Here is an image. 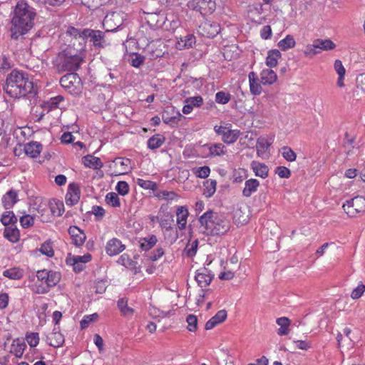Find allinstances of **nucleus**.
<instances>
[{"mask_svg":"<svg viewBox=\"0 0 365 365\" xmlns=\"http://www.w3.org/2000/svg\"><path fill=\"white\" fill-rule=\"evenodd\" d=\"M24 270L19 267H14L3 271L2 274L4 277L9 279L18 280L23 277Z\"/></svg>","mask_w":365,"mask_h":365,"instance_id":"34","label":"nucleus"},{"mask_svg":"<svg viewBox=\"0 0 365 365\" xmlns=\"http://www.w3.org/2000/svg\"><path fill=\"white\" fill-rule=\"evenodd\" d=\"M26 348V344L24 341L16 339L13 341L11 345L10 352L16 358H21Z\"/></svg>","mask_w":365,"mask_h":365,"instance_id":"28","label":"nucleus"},{"mask_svg":"<svg viewBox=\"0 0 365 365\" xmlns=\"http://www.w3.org/2000/svg\"><path fill=\"white\" fill-rule=\"evenodd\" d=\"M271 142L265 137H259L256 143V149L257 155L262 158L267 159L269 157V147Z\"/></svg>","mask_w":365,"mask_h":365,"instance_id":"17","label":"nucleus"},{"mask_svg":"<svg viewBox=\"0 0 365 365\" xmlns=\"http://www.w3.org/2000/svg\"><path fill=\"white\" fill-rule=\"evenodd\" d=\"M344 212L351 217L365 212V198L362 196H356L346 201L343 205Z\"/></svg>","mask_w":365,"mask_h":365,"instance_id":"4","label":"nucleus"},{"mask_svg":"<svg viewBox=\"0 0 365 365\" xmlns=\"http://www.w3.org/2000/svg\"><path fill=\"white\" fill-rule=\"evenodd\" d=\"M124 14L121 11L108 13L104 18L103 25L106 31H115L123 24Z\"/></svg>","mask_w":365,"mask_h":365,"instance_id":"8","label":"nucleus"},{"mask_svg":"<svg viewBox=\"0 0 365 365\" xmlns=\"http://www.w3.org/2000/svg\"><path fill=\"white\" fill-rule=\"evenodd\" d=\"M189 212L186 207L180 206L176 210V221L179 230H183L186 227L187 219L188 217Z\"/></svg>","mask_w":365,"mask_h":365,"instance_id":"23","label":"nucleus"},{"mask_svg":"<svg viewBox=\"0 0 365 365\" xmlns=\"http://www.w3.org/2000/svg\"><path fill=\"white\" fill-rule=\"evenodd\" d=\"M39 252L43 255L51 257L54 255L51 243L48 241L43 242L39 248Z\"/></svg>","mask_w":365,"mask_h":365,"instance_id":"53","label":"nucleus"},{"mask_svg":"<svg viewBox=\"0 0 365 365\" xmlns=\"http://www.w3.org/2000/svg\"><path fill=\"white\" fill-rule=\"evenodd\" d=\"M155 196L160 200L167 201L177 200L179 198L178 194L173 191L162 190L155 194Z\"/></svg>","mask_w":365,"mask_h":365,"instance_id":"49","label":"nucleus"},{"mask_svg":"<svg viewBox=\"0 0 365 365\" xmlns=\"http://www.w3.org/2000/svg\"><path fill=\"white\" fill-rule=\"evenodd\" d=\"M214 278V274L205 267L197 269L195 272V279L200 287H207Z\"/></svg>","mask_w":365,"mask_h":365,"instance_id":"13","label":"nucleus"},{"mask_svg":"<svg viewBox=\"0 0 365 365\" xmlns=\"http://www.w3.org/2000/svg\"><path fill=\"white\" fill-rule=\"evenodd\" d=\"M186 322L187 323V329L190 331H195L197 328V317L194 314H189L186 318Z\"/></svg>","mask_w":365,"mask_h":365,"instance_id":"59","label":"nucleus"},{"mask_svg":"<svg viewBox=\"0 0 365 365\" xmlns=\"http://www.w3.org/2000/svg\"><path fill=\"white\" fill-rule=\"evenodd\" d=\"M281 151L283 158L289 162H294L296 160L297 155L291 148L288 146H283L281 148Z\"/></svg>","mask_w":365,"mask_h":365,"instance_id":"51","label":"nucleus"},{"mask_svg":"<svg viewBox=\"0 0 365 365\" xmlns=\"http://www.w3.org/2000/svg\"><path fill=\"white\" fill-rule=\"evenodd\" d=\"M81 83V78L77 73L71 72L62 76L60 79L61 86L70 93H75Z\"/></svg>","mask_w":365,"mask_h":365,"instance_id":"10","label":"nucleus"},{"mask_svg":"<svg viewBox=\"0 0 365 365\" xmlns=\"http://www.w3.org/2000/svg\"><path fill=\"white\" fill-rule=\"evenodd\" d=\"M230 228V222L222 216L215 215L213 225L210 230V235H220L225 233Z\"/></svg>","mask_w":365,"mask_h":365,"instance_id":"14","label":"nucleus"},{"mask_svg":"<svg viewBox=\"0 0 365 365\" xmlns=\"http://www.w3.org/2000/svg\"><path fill=\"white\" fill-rule=\"evenodd\" d=\"M125 249V246L117 238H113L107 242L106 253L110 256L117 255Z\"/></svg>","mask_w":365,"mask_h":365,"instance_id":"19","label":"nucleus"},{"mask_svg":"<svg viewBox=\"0 0 365 365\" xmlns=\"http://www.w3.org/2000/svg\"><path fill=\"white\" fill-rule=\"evenodd\" d=\"M26 339L31 347H36L39 342L38 334L32 332L26 335Z\"/></svg>","mask_w":365,"mask_h":365,"instance_id":"61","label":"nucleus"},{"mask_svg":"<svg viewBox=\"0 0 365 365\" xmlns=\"http://www.w3.org/2000/svg\"><path fill=\"white\" fill-rule=\"evenodd\" d=\"M117 304L123 317L130 319L133 316L134 309L128 306V300L125 298L119 299Z\"/></svg>","mask_w":365,"mask_h":365,"instance_id":"38","label":"nucleus"},{"mask_svg":"<svg viewBox=\"0 0 365 365\" xmlns=\"http://www.w3.org/2000/svg\"><path fill=\"white\" fill-rule=\"evenodd\" d=\"M113 163L114 166L119 169V174L127 173L130 170V160L128 158H118Z\"/></svg>","mask_w":365,"mask_h":365,"instance_id":"43","label":"nucleus"},{"mask_svg":"<svg viewBox=\"0 0 365 365\" xmlns=\"http://www.w3.org/2000/svg\"><path fill=\"white\" fill-rule=\"evenodd\" d=\"M48 343L53 347H60L64 343V336L60 332L59 327L54 326L52 333L47 337Z\"/></svg>","mask_w":365,"mask_h":365,"instance_id":"21","label":"nucleus"},{"mask_svg":"<svg viewBox=\"0 0 365 365\" xmlns=\"http://www.w3.org/2000/svg\"><path fill=\"white\" fill-rule=\"evenodd\" d=\"M203 195L210 198L214 195L216 192L217 181L212 179H208L203 182Z\"/></svg>","mask_w":365,"mask_h":365,"instance_id":"42","label":"nucleus"},{"mask_svg":"<svg viewBox=\"0 0 365 365\" xmlns=\"http://www.w3.org/2000/svg\"><path fill=\"white\" fill-rule=\"evenodd\" d=\"M160 18L156 23L165 30L175 31L180 25L179 18L173 14H168L165 17L161 16Z\"/></svg>","mask_w":365,"mask_h":365,"instance_id":"11","label":"nucleus"},{"mask_svg":"<svg viewBox=\"0 0 365 365\" xmlns=\"http://www.w3.org/2000/svg\"><path fill=\"white\" fill-rule=\"evenodd\" d=\"M64 211V206L63 202H56L54 205L51 204V212L53 215L61 216Z\"/></svg>","mask_w":365,"mask_h":365,"instance_id":"62","label":"nucleus"},{"mask_svg":"<svg viewBox=\"0 0 365 365\" xmlns=\"http://www.w3.org/2000/svg\"><path fill=\"white\" fill-rule=\"evenodd\" d=\"M0 221L6 227L16 225L18 220L13 211L6 210L2 213Z\"/></svg>","mask_w":365,"mask_h":365,"instance_id":"37","label":"nucleus"},{"mask_svg":"<svg viewBox=\"0 0 365 365\" xmlns=\"http://www.w3.org/2000/svg\"><path fill=\"white\" fill-rule=\"evenodd\" d=\"M281 53L277 49L271 50L268 52L266 58V64L267 66L272 68L277 65L278 60L281 58Z\"/></svg>","mask_w":365,"mask_h":365,"instance_id":"44","label":"nucleus"},{"mask_svg":"<svg viewBox=\"0 0 365 365\" xmlns=\"http://www.w3.org/2000/svg\"><path fill=\"white\" fill-rule=\"evenodd\" d=\"M165 142V137L160 134H156L150 137L147 142L148 148L155 150L160 148Z\"/></svg>","mask_w":365,"mask_h":365,"instance_id":"45","label":"nucleus"},{"mask_svg":"<svg viewBox=\"0 0 365 365\" xmlns=\"http://www.w3.org/2000/svg\"><path fill=\"white\" fill-rule=\"evenodd\" d=\"M190 9L205 16L212 14L216 9L215 0H191L187 3Z\"/></svg>","mask_w":365,"mask_h":365,"instance_id":"6","label":"nucleus"},{"mask_svg":"<svg viewBox=\"0 0 365 365\" xmlns=\"http://www.w3.org/2000/svg\"><path fill=\"white\" fill-rule=\"evenodd\" d=\"M227 318V312L225 309L218 311L216 314L212 317L205 324V329L210 330L213 329L217 324L223 322Z\"/></svg>","mask_w":365,"mask_h":365,"instance_id":"25","label":"nucleus"},{"mask_svg":"<svg viewBox=\"0 0 365 365\" xmlns=\"http://www.w3.org/2000/svg\"><path fill=\"white\" fill-rule=\"evenodd\" d=\"M68 234L72 240V244L76 247H81L86 241V235L84 232L77 226H71L68 228Z\"/></svg>","mask_w":365,"mask_h":365,"instance_id":"16","label":"nucleus"},{"mask_svg":"<svg viewBox=\"0 0 365 365\" xmlns=\"http://www.w3.org/2000/svg\"><path fill=\"white\" fill-rule=\"evenodd\" d=\"M215 132L222 136V140L227 144L234 143L240 135L238 130H232L231 125H215L214 127Z\"/></svg>","mask_w":365,"mask_h":365,"instance_id":"7","label":"nucleus"},{"mask_svg":"<svg viewBox=\"0 0 365 365\" xmlns=\"http://www.w3.org/2000/svg\"><path fill=\"white\" fill-rule=\"evenodd\" d=\"M106 202L108 205L114 207L120 206V198L115 192H108L106 196Z\"/></svg>","mask_w":365,"mask_h":365,"instance_id":"50","label":"nucleus"},{"mask_svg":"<svg viewBox=\"0 0 365 365\" xmlns=\"http://www.w3.org/2000/svg\"><path fill=\"white\" fill-rule=\"evenodd\" d=\"M276 323L279 326V329L277 330V334L279 336H285L289 333V327L291 324V321L285 317L277 318Z\"/></svg>","mask_w":365,"mask_h":365,"instance_id":"36","label":"nucleus"},{"mask_svg":"<svg viewBox=\"0 0 365 365\" xmlns=\"http://www.w3.org/2000/svg\"><path fill=\"white\" fill-rule=\"evenodd\" d=\"M259 186V182L257 179H250L245 181V187L242 190L243 196L246 197H250L254 192L257 190Z\"/></svg>","mask_w":365,"mask_h":365,"instance_id":"30","label":"nucleus"},{"mask_svg":"<svg viewBox=\"0 0 365 365\" xmlns=\"http://www.w3.org/2000/svg\"><path fill=\"white\" fill-rule=\"evenodd\" d=\"M137 184L145 190H155L157 189V184L150 180H145L143 179L138 178L137 180Z\"/></svg>","mask_w":365,"mask_h":365,"instance_id":"56","label":"nucleus"},{"mask_svg":"<svg viewBox=\"0 0 365 365\" xmlns=\"http://www.w3.org/2000/svg\"><path fill=\"white\" fill-rule=\"evenodd\" d=\"M195 43V37L192 34H187L181 37L176 43V48L179 50L189 48Z\"/></svg>","mask_w":365,"mask_h":365,"instance_id":"33","label":"nucleus"},{"mask_svg":"<svg viewBox=\"0 0 365 365\" xmlns=\"http://www.w3.org/2000/svg\"><path fill=\"white\" fill-rule=\"evenodd\" d=\"M83 33H84V29L79 30L72 26L68 27L66 31V35L73 36L75 41L78 42L79 48H77L81 50H85L86 48V41Z\"/></svg>","mask_w":365,"mask_h":365,"instance_id":"22","label":"nucleus"},{"mask_svg":"<svg viewBox=\"0 0 365 365\" xmlns=\"http://www.w3.org/2000/svg\"><path fill=\"white\" fill-rule=\"evenodd\" d=\"M35 16L34 9L27 2L19 1L11 14V38L18 39L30 31L34 26Z\"/></svg>","mask_w":365,"mask_h":365,"instance_id":"1","label":"nucleus"},{"mask_svg":"<svg viewBox=\"0 0 365 365\" xmlns=\"http://www.w3.org/2000/svg\"><path fill=\"white\" fill-rule=\"evenodd\" d=\"M47 281L46 282V285L38 284L36 292L38 294H45L47 293L50 288L56 285L57 283L60 281L61 274L59 272L48 271V275L46 276Z\"/></svg>","mask_w":365,"mask_h":365,"instance_id":"12","label":"nucleus"},{"mask_svg":"<svg viewBox=\"0 0 365 365\" xmlns=\"http://www.w3.org/2000/svg\"><path fill=\"white\" fill-rule=\"evenodd\" d=\"M334 70L336 72V73L339 76V78L337 79L336 84L339 87L343 88L344 87V76L346 73V69L344 66L342 64V62L340 60H336L334 61Z\"/></svg>","mask_w":365,"mask_h":365,"instance_id":"39","label":"nucleus"},{"mask_svg":"<svg viewBox=\"0 0 365 365\" xmlns=\"http://www.w3.org/2000/svg\"><path fill=\"white\" fill-rule=\"evenodd\" d=\"M18 200V192L14 189L7 191L1 197V203L6 210L11 209Z\"/></svg>","mask_w":365,"mask_h":365,"instance_id":"20","label":"nucleus"},{"mask_svg":"<svg viewBox=\"0 0 365 365\" xmlns=\"http://www.w3.org/2000/svg\"><path fill=\"white\" fill-rule=\"evenodd\" d=\"M318 49L323 51H330L336 47L335 43L330 39H316L314 41Z\"/></svg>","mask_w":365,"mask_h":365,"instance_id":"48","label":"nucleus"},{"mask_svg":"<svg viewBox=\"0 0 365 365\" xmlns=\"http://www.w3.org/2000/svg\"><path fill=\"white\" fill-rule=\"evenodd\" d=\"M365 292V285L363 284H359L354 290L352 291L351 294V297L353 299H356L360 298L362 294Z\"/></svg>","mask_w":365,"mask_h":365,"instance_id":"64","label":"nucleus"},{"mask_svg":"<svg viewBox=\"0 0 365 365\" xmlns=\"http://www.w3.org/2000/svg\"><path fill=\"white\" fill-rule=\"evenodd\" d=\"M231 98V96L228 93L219 91L215 94V101L219 104H226Z\"/></svg>","mask_w":365,"mask_h":365,"instance_id":"55","label":"nucleus"},{"mask_svg":"<svg viewBox=\"0 0 365 365\" xmlns=\"http://www.w3.org/2000/svg\"><path fill=\"white\" fill-rule=\"evenodd\" d=\"M214 217L215 215L212 211H207L199 219L201 226L204 227V232L207 234L210 233Z\"/></svg>","mask_w":365,"mask_h":365,"instance_id":"26","label":"nucleus"},{"mask_svg":"<svg viewBox=\"0 0 365 365\" xmlns=\"http://www.w3.org/2000/svg\"><path fill=\"white\" fill-rule=\"evenodd\" d=\"M252 168L255 175L262 178H266L268 176L269 168L265 164L253 161Z\"/></svg>","mask_w":365,"mask_h":365,"instance_id":"41","label":"nucleus"},{"mask_svg":"<svg viewBox=\"0 0 365 365\" xmlns=\"http://www.w3.org/2000/svg\"><path fill=\"white\" fill-rule=\"evenodd\" d=\"M203 98L200 96L189 97L185 99L182 113L190 114L194 108H200L203 104Z\"/></svg>","mask_w":365,"mask_h":365,"instance_id":"18","label":"nucleus"},{"mask_svg":"<svg viewBox=\"0 0 365 365\" xmlns=\"http://www.w3.org/2000/svg\"><path fill=\"white\" fill-rule=\"evenodd\" d=\"M98 317V314L94 313L89 315H86L83 317L82 320L80 322L81 328L86 329L88 327L91 322H95Z\"/></svg>","mask_w":365,"mask_h":365,"instance_id":"60","label":"nucleus"},{"mask_svg":"<svg viewBox=\"0 0 365 365\" xmlns=\"http://www.w3.org/2000/svg\"><path fill=\"white\" fill-rule=\"evenodd\" d=\"M250 90L252 94L259 96L262 93V88L257 74L252 71L248 75Z\"/></svg>","mask_w":365,"mask_h":365,"instance_id":"24","label":"nucleus"},{"mask_svg":"<svg viewBox=\"0 0 365 365\" xmlns=\"http://www.w3.org/2000/svg\"><path fill=\"white\" fill-rule=\"evenodd\" d=\"M81 190L78 184L70 183L66 195V203L67 205L73 206L78 203L80 200Z\"/></svg>","mask_w":365,"mask_h":365,"instance_id":"15","label":"nucleus"},{"mask_svg":"<svg viewBox=\"0 0 365 365\" xmlns=\"http://www.w3.org/2000/svg\"><path fill=\"white\" fill-rule=\"evenodd\" d=\"M117 192L124 196L129 192L130 188L128 182L125 181H119L115 187Z\"/></svg>","mask_w":365,"mask_h":365,"instance_id":"63","label":"nucleus"},{"mask_svg":"<svg viewBox=\"0 0 365 365\" xmlns=\"http://www.w3.org/2000/svg\"><path fill=\"white\" fill-rule=\"evenodd\" d=\"M91 259V255L90 254H86L83 256H74L73 258V269L75 270H78V272L81 271L83 267L82 265L84 263L89 262Z\"/></svg>","mask_w":365,"mask_h":365,"instance_id":"46","label":"nucleus"},{"mask_svg":"<svg viewBox=\"0 0 365 365\" xmlns=\"http://www.w3.org/2000/svg\"><path fill=\"white\" fill-rule=\"evenodd\" d=\"M83 163L86 167L93 169H100L103 167V163L100 158L91 155H87L83 158Z\"/></svg>","mask_w":365,"mask_h":365,"instance_id":"35","label":"nucleus"},{"mask_svg":"<svg viewBox=\"0 0 365 365\" xmlns=\"http://www.w3.org/2000/svg\"><path fill=\"white\" fill-rule=\"evenodd\" d=\"M42 145L38 142H31L25 145L26 154L33 158H37L41 153Z\"/></svg>","mask_w":365,"mask_h":365,"instance_id":"31","label":"nucleus"},{"mask_svg":"<svg viewBox=\"0 0 365 365\" xmlns=\"http://www.w3.org/2000/svg\"><path fill=\"white\" fill-rule=\"evenodd\" d=\"M157 242V237L154 235H150L140 240V247L142 250L148 251L153 248Z\"/></svg>","mask_w":365,"mask_h":365,"instance_id":"40","label":"nucleus"},{"mask_svg":"<svg viewBox=\"0 0 365 365\" xmlns=\"http://www.w3.org/2000/svg\"><path fill=\"white\" fill-rule=\"evenodd\" d=\"M317 44L314 41L312 44H308L304 50V54L305 56L312 58L316 54L319 53V51L318 50L317 46H316Z\"/></svg>","mask_w":365,"mask_h":365,"instance_id":"58","label":"nucleus"},{"mask_svg":"<svg viewBox=\"0 0 365 365\" xmlns=\"http://www.w3.org/2000/svg\"><path fill=\"white\" fill-rule=\"evenodd\" d=\"M83 35L84 36L85 41L86 42L88 39H90V41L92 42L93 46L96 49L103 48L110 45V43L106 39L105 33L101 31L84 29Z\"/></svg>","mask_w":365,"mask_h":365,"instance_id":"5","label":"nucleus"},{"mask_svg":"<svg viewBox=\"0 0 365 365\" xmlns=\"http://www.w3.org/2000/svg\"><path fill=\"white\" fill-rule=\"evenodd\" d=\"M4 236L11 242H17L20 237L19 230L16 225L6 227L4 231Z\"/></svg>","mask_w":365,"mask_h":365,"instance_id":"32","label":"nucleus"},{"mask_svg":"<svg viewBox=\"0 0 365 365\" xmlns=\"http://www.w3.org/2000/svg\"><path fill=\"white\" fill-rule=\"evenodd\" d=\"M145 61V57L139 53L130 55V63L133 67L139 68Z\"/></svg>","mask_w":365,"mask_h":365,"instance_id":"57","label":"nucleus"},{"mask_svg":"<svg viewBox=\"0 0 365 365\" xmlns=\"http://www.w3.org/2000/svg\"><path fill=\"white\" fill-rule=\"evenodd\" d=\"M21 226L24 228H29L34 225V218L30 215H24L19 219Z\"/></svg>","mask_w":365,"mask_h":365,"instance_id":"54","label":"nucleus"},{"mask_svg":"<svg viewBox=\"0 0 365 365\" xmlns=\"http://www.w3.org/2000/svg\"><path fill=\"white\" fill-rule=\"evenodd\" d=\"M277 76L272 69H264L260 73V82L263 85H271L276 82Z\"/></svg>","mask_w":365,"mask_h":365,"instance_id":"29","label":"nucleus"},{"mask_svg":"<svg viewBox=\"0 0 365 365\" xmlns=\"http://www.w3.org/2000/svg\"><path fill=\"white\" fill-rule=\"evenodd\" d=\"M220 31V24L211 20H205L200 26L198 33L207 38H214Z\"/></svg>","mask_w":365,"mask_h":365,"instance_id":"9","label":"nucleus"},{"mask_svg":"<svg viewBox=\"0 0 365 365\" xmlns=\"http://www.w3.org/2000/svg\"><path fill=\"white\" fill-rule=\"evenodd\" d=\"M296 41L292 35H287L284 38L280 40L278 43V46L282 51H287L295 46Z\"/></svg>","mask_w":365,"mask_h":365,"instance_id":"47","label":"nucleus"},{"mask_svg":"<svg viewBox=\"0 0 365 365\" xmlns=\"http://www.w3.org/2000/svg\"><path fill=\"white\" fill-rule=\"evenodd\" d=\"M4 90L14 98L35 93L34 83L29 79L27 74L17 70H13L7 76Z\"/></svg>","mask_w":365,"mask_h":365,"instance_id":"2","label":"nucleus"},{"mask_svg":"<svg viewBox=\"0 0 365 365\" xmlns=\"http://www.w3.org/2000/svg\"><path fill=\"white\" fill-rule=\"evenodd\" d=\"M204 148L208 150L207 155L210 157L221 156L226 153L225 146L222 143L207 144Z\"/></svg>","mask_w":365,"mask_h":365,"instance_id":"27","label":"nucleus"},{"mask_svg":"<svg viewBox=\"0 0 365 365\" xmlns=\"http://www.w3.org/2000/svg\"><path fill=\"white\" fill-rule=\"evenodd\" d=\"M194 175L200 178H206L210 175V168L208 166L194 168L192 170Z\"/></svg>","mask_w":365,"mask_h":365,"instance_id":"52","label":"nucleus"},{"mask_svg":"<svg viewBox=\"0 0 365 365\" xmlns=\"http://www.w3.org/2000/svg\"><path fill=\"white\" fill-rule=\"evenodd\" d=\"M75 45L76 42H73V46H68L53 58V68L58 73L66 71H75L79 68L83 63V51L85 50L76 48Z\"/></svg>","mask_w":365,"mask_h":365,"instance_id":"3","label":"nucleus"}]
</instances>
